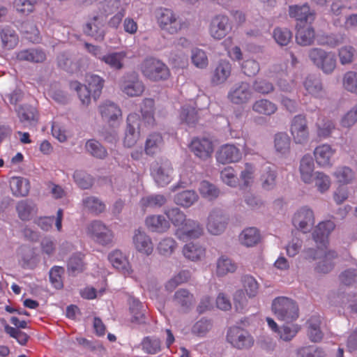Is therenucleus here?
Returning a JSON list of instances; mask_svg holds the SVG:
<instances>
[{
    "instance_id": "nucleus-22",
    "label": "nucleus",
    "mask_w": 357,
    "mask_h": 357,
    "mask_svg": "<svg viewBox=\"0 0 357 357\" xmlns=\"http://www.w3.org/2000/svg\"><path fill=\"white\" fill-rule=\"evenodd\" d=\"M335 152V149L328 144L317 146L314 150V156L318 166L324 168L331 167Z\"/></svg>"
},
{
    "instance_id": "nucleus-43",
    "label": "nucleus",
    "mask_w": 357,
    "mask_h": 357,
    "mask_svg": "<svg viewBox=\"0 0 357 357\" xmlns=\"http://www.w3.org/2000/svg\"><path fill=\"white\" fill-rule=\"evenodd\" d=\"M317 134L320 138H328L335 129L334 123L325 117H319L316 122Z\"/></svg>"
},
{
    "instance_id": "nucleus-41",
    "label": "nucleus",
    "mask_w": 357,
    "mask_h": 357,
    "mask_svg": "<svg viewBox=\"0 0 357 357\" xmlns=\"http://www.w3.org/2000/svg\"><path fill=\"white\" fill-rule=\"evenodd\" d=\"M261 187L265 190L273 189L276 185V172L271 166L265 167L261 175Z\"/></svg>"
},
{
    "instance_id": "nucleus-53",
    "label": "nucleus",
    "mask_w": 357,
    "mask_h": 357,
    "mask_svg": "<svg viewBox=\"0 0 357 357\" xmlns=\"http://www.w3.org/2000/svg\"><path fill=\"white\" fill-rule=\"evenodd\" d=\"M192 63L198 68L204 69L208 65V59L204 50L193 48L191 51Z\"/></svg>"
},
{
    "instance_id": "nucleus-31",
    "label": "nucleus",
    "mask_w": 357,
    "mask_h": 357,
    "mask_svg": "<svg viewBox=\"0 0 357 357\" xmlns=\"http://www.w3.org/2000/svg\"><path fill=\"white\" fill-rule=\"evenodd\" d=\"M321 317L319 315L312 316L307 321V336L313 342H320L323 339V332L320 328Z\"/></svg>"
},
{
    "instance_id": "nucleus-34",
    "label": "nucleus",
    "mask_w": 357,
    "mask_h": 357,
    "mask_svg": "<svg viewBox=\"0 0 357 357\" xmlns=\"http://www.w3.org/2000/svg\"><path fill=\"white\" fill-rule=\"evenodd\" d=\"M183 254L186 259L196 261L205 257L206 249L199 243H190L184 245Z\"/></svg>"
},
{
    "instance_id": "nucleus-23",
    "label": "nucleus",
    "mask_w": 357,
    "mask_h": 357,
    "mask_svg": "<svg viewBox=\"0 0 357 357\" xmlns=\"http://www.w3.org/2000/svg\"><path fill=\"white\" fill-rule=\"evenodd\" d=\"M105 23L104 17L94 16L86 23L84 31L96 40H102L105 35Z\"/></svg>"
},
{
    "instance_id": "nucleus-16",
    "label": "nucleus",
    "mask_w": 357,
    "mask_h": 357,
    "mask_svg": "<svg viewBox=\"0 0 357 357\" xmlns=\"http://www.w3.org/2000/svg\"><path fill=\"white\" fill-rule=\"evenodd\" d=\"M228 222V217L224 211L220 208L213 209L208 214L206 229L212 235H219L226 229Z\"/></svg>"
},
{
    "instance_id": "nucleus-52",
    "label": "nucleus",
    "mask_w": 357,
    "mask_h": 357,
    "mask_svg": "<svg viewBox=\"0 0 357 357\" xmlns=\"http://www.w3.org/2000/svg\"><path fill=\"white\" fill-rule=\"evenodd\" d=\"M313 181L317 190L321 193L327 192L331 188L330 176L322 172H315Z\"/></svg>"
},
{
    "instance_id": "nucleus-9",
    "label": "nucleus",
    "mask_w": 357,
    "mask_h": 357,
    "mask_svg": "<svg viewBox=\"0 0 357 357\" xmlns=\"http://www.w3.org/2000/svg\"><path fill=\"white\" fill-rule=\"evenodd\" d=\"M143 75L153 81L165 80L169 78L170 73L167 66L155 59H148L141 66Z\"/></svg>"
},
{
    "instance_id": "nucleus-42",
    "label": "nucleus",
    "mask_w": 357,
    "mask_h": 357,
    "mask_svg": "<svg viewBox=\"0 0 357 357\" xmlns=\"http://www.w3.org/2000/svg\"><path fill=\"white\" fill-rule=\"evenodd\" d=\"M277 109L276 105L267 99L257 100L252 105V110L254 112L266 116L273 114Z\"/></svg>"
},
{
    "instance_id": "nucleus-21",
    "label": "nucleus",
    "mask_w": 357,
    "mask_h": 357,
    "mask_svg": "<svg viewBox=\"0 0 357 357\" xmlns=\"http://www.w3.org/2000/svg\"><path fill=\"white\" fill-rule=\"evenodd\" d=\"M191 151L199 158L206 160L213 152V142L207 137L194 138L190 145Z\"/></svg>"
},
{
    "instance_id": "nucleus-55",
    "label": "nucleus",
    "mask_w": 357,
    "mask_h": 357,
    "mask_svg": "<svg viewBox=\"0 0 357 357\" xmlns=\"http://www.w3.org/2000/svg\"><path fill=\"white\" fill-rule=\"evenodd\" d=\"M85 148L88 153L98 158H105L107 155L106 149L95 139L88 140L86 142Z\"/></svg>"
},
{
    "instance_id": "nucleus-15",
    "label": "nucleus",
    "mask_w": 357,
    "mask_h": 357,
    "mask_svg": "<svg viewBox=\"0 0 357 357\" xmlns=\"http://www.w3.org/2000/svg\"><path fill=\"white\" fill-rule=\"evenodd\" d=\"M290 132L296 144H305L309 139V130L305 116L299 114L291 120Z\"/></svg>"
},
{
    "instance_id": "nucleus-14",
    "label": "nucleus",
    "mask_w": 357,
    "mask_h": 357,
    "mask_svg": "<svg viewBox=\"0 0 357 357\" xmlns=\"http://www.w3.org/2000/svg\"><path fill=\"white\" fill-rule=\"evenodd\" d=\"M231 29L228 17L219 14L211 20L208 33L213 39L220 40L230 32Z\"/></svg>"
},
{
    "instance_id": "nucleus-33",
    "label": "nucleus",
    "mask_w": 357,
    "mask_h": 357,
    "mask_svg": "<svg viewBox=\"0 0 357 357\" xmlns=\"http://www.w3.org/2000/svg\"><path fill=\"white\" fill-rule=\"evenodd\" d=\"M10 187L13 194L16 197H23L28 195L30 189V184L28 179L13 176L10 180Z\"/></svg>"
},
{
    "instance_id": "nucleus-26",
    "label": "nucleus",
    "mask_w": 357,
    "mask_h": 357,
    "mask_svg": "<svg viewBox=\"0 0 357 357\" xmlns=\"http://www.w3.org/2000/svg\"><path fill=\"white\" fill-rule=\"evenodd\" d=\"M107 259L114 268L125 275L130 274L131 268L128 257L120 250H114L109 252Z\"/></svg>"
},
{
    "instance_id": "nucleus-12",
    "label": "nucleus",
    "mask_w": 357,
    "mask_h": 357,
    "mask_svg": "<svg viewBox=\"0 0 357 357\" xmlns=\"http://www.w3.org/2000/svg\"><path fill=\"white\" fill-rule=\"evenodd\" d=\"M227 340L232 347L238 349L250 348L254 343L249 333L239 327H232L228 330Z\"/></svg>"
},
{
    "instance_id": "nucleus-30",
    "label": "nucleus",
    "mask_w": 357,
    "mask_h": 357,
    "mask_svg": "<svg viewBox=\"0 0 357 357\" xmlns=\"http://www.w3.org/2000/svg\"><path fill=\"white\" fill-rule=\"evenodd\" d=\"M291 139L286 132H278L274 137V149L277 154L282 157L289 155Z\"/></svg>"
},
{
    "instance_id": "nucleus-46",
    "label": "nucleus",
    "mask_w": 357,
    "mask_h": 357,
    "mask_svg": "<svg viewBox=\"0 0 357 357\" xmlns=\"http://www.w3.org/2000/svg\"><path fill=\"white\" fill-rule=\"evenodd\" d=\"M177 246V243L173 238L166 237L159 241L157 250L160 255L169 257L176 250Z\"/></svg>"
},
{
    "instance_id": "nucleus-38",
    "label": "nucleus",
    "mask_w": 357,
    "mask_h": 357,
    "mask_svg": "<svg viewBox=\"0 0 357 357\" xmlns=\"http://www.w3.org/2000/svg\"><path fill=\"white\" fill-rule=\"evenodd\" d=\"M146 225L150 230L156 232H164L169 228V222L160 215L147 217Z\"/></svg>"
},
{
    "instance_id": "nucleus-45",
    "label": "nucleus",
    "mask_w": 357,
    "mask_h": 357,
    "mask_svg": "<svg viewBox=\"0 0 357 357\" xmlns=\"http://www.w3.org/2000/svg\"><path fill=\"white\" fill-rule=\"evenodd\" d=\"M20 121L25 126L31 125L37 121V112L34 107L22 106L17 109Z\"/></svg>"
},
{
    "instance_id": "nucleus-24",
    "label": "nucleus",
    "mask_w": 357,
    "mask_h": 357,
    "mask_svg": "<svg viewBox=\"0 0 357 357\" xmlns=\"http://www.w3.org/2000/svg\"><path fill=\"white\" fill-rule=\"evenodd\" d=\"M132 243L135 248L141 254L149 256L153 251V244L151 238L140 229L135 230L132 237Z\"/></svg>"
},
{
    "instance_id": "nucleus-35",
    "label": "nucleus",
    "mask_w": 357,
    "mask_h": 357,
    "mask_svg": "<svg viewBox=\"0 0 357 357\" xmlns=\"http://www.w3.org/2000/svg\"><path fill=\"white\" fill-rule=\"evenodd\" d=\"M236 268V263L228 257L222 255L217 260L215 273L218 276L222 277L234 273Z\"/></svg>"
},
{
    "instance_id": "nucleus-36",
    "label": "nucleus",
    "mask_w": 357,
    "mask_h": 357,
    "mask_svg": "<svg viewBox=\"0 0 357 357\" xmlns=\"http://www.w3.org/2000/svg\"><path fill=\"white\" fill-rule=\"evenodd\" d=\"M16 210L19 218L22 220L31 219L37 212L36 204L29 200H23L18 202Z\"/></svg>"
},
{
    "instance_id": "nucleus-4",
    "label": "nucleus",
    "mask_w": 357,
    "mask_h": 357,
    "mask_svg": "<svg viewBox=\"0 0 357 357\" xmlns=\"http://www.w3.org/2000/svg\"><path fill=\"white\" fill-rule=\"evenodd\" d=\"M105 79L96 74H86L84 84L77 81L71 82L70 86L77 91L78 97L82 105L88 106L91 103V97L97 100L104 87Z\"/></svg>"
},
{
    "instance_id": "nucleus-5",
    "label": "nucleus",
    "mask_w": 357,
    "mask_h": 357,
    "mask_svg": "<svg viewBox=\"0 0 357 357\" xmlns=\"http://www.w3.org/2000/svg\"><path fill=\"white\" fill-rule=\"evenodd\" d=\"M272 311L278 319L287 323L296 321L299 317L296 303L287 297L280 296L272 302Z\"/></svg>"
},
{
    "instance_id": "nucleus-2",
    "label": "nucleus",
    "mask_w": 357,
    "mask_h": 357,
    "mask_svg": "<svg viewBox=\"0 0 357 357\" xmlns=\"http://www.w3.org/2000/svg\"><path fill=\"white\" fill-rule=\"evenodd\" d=\"M154 101L145 99L142 102L141 113L142 119L135 113L130 114L127 118V128L125 133L123 144L128 148L133 146L139 138L140 132L144 128L154 124L153 116Z\"/></svg>"
},
{
    "instance_id": "nucleus-13",
    "label": "nucleus",
    "mask_w": 357,
    "mask_h": 357,
    "mask_svg": "<svg viewBox=\"0 0 357 357\" xmlns=\"http://www.w3.org/2000/svg\"><path fill=\"white\" fill-rule=\"evenodd\" d=\"M89 233L91 238L98 244L109 245L114 241V233L100 221H93L89 227Z\"/></svg>"
},
{
    "instance_id": "nucleus-20",
    "label": "nucleus",
    "mask_w": 357,
    "mask_h": 357,
    "mask_svg": "<svg viewBox=\"0 0 357 357\" xmlns=\"http://www.w3.org/2000/svg\"><path fill=\"white\" fill-rule=\"evenodd\" d=\"M240 149L232 144L222 145L216 153V160L221 164L238 162L242 158Z\"/></svg>"
},
{
    "instance_id": "nucleus-57",
    "label": "nucleus",
    "mask_w": 357,
    "mask_h": 357,
    "mask_svg": "<svg viewBox=\"0 0 357 357\" xmlns=\"http://www.w3.org/2000/svg\"><path fill=\"white\" fill-rule=\"evenodd\" d=\"M337 181L342 185L350 183L354 178V173L347 167H340L333 173Z\"/></svg>"
},
{
    "instance_id": "nucleus-28",
    "label": "nucleus",
    "mask_w": 357,
    "mask_h": 357,
    "mask_svg": "<svg viewBox=\"0 0 357 357\" xmlns=\"http://www.w3.org/2000/svg\"><path fill=\"white\" fill-rule=\"evenodd\" d=\"M127 58L126 51L111 52L101 57V61L110 68L119 70L124 66V61Z\"/></svg>"
},
{
    "instance_id": "nucleus-8",
    "label": "nucleus",
    "mask_w": 357,
    "mask_h": 357,
    "mask_svg": "<svg viewBox=\"0 0 357 357\" xmlns=\"http://www.w3.org/2000/svg\"><path fill=\"white\" fill-rule=\"evenodd\" d=\"M310 61L326 74H331L336 67L335 55L320 48H312L308 52Z\"/></svg>"
},
{
    "instance_id": "nucleus-49",
    "label": "nucleus",
    "mask_w": 357,
    "mask_h": 357,
    "mask_svg": "<svg viewBox=\"0 0 357 357\" xmlns=\"http://www.w3.org/2000/svg\"><path fill=\"white\" fill-rule=\"evenodd\" d=\"M162 144V138L160 134H151L146 140L144 151L147 155H153L160 150Z\"/></svg>"
},
{
    "instance_id": "nucleus-3",
    "label": "nucleus",
    "mask_w": 357,
    "mask_h": 357,
    "mask_svg": "<svg viewBox=\"0 0 357 357\" xmlns=\"http://www.w3.org/2000/svg\"><path fill=\"white\" fill-rule=\"evenodd\" d=\"M98 112L102 120L112 128L110 132L102 133L105 140L109 143H116L119 139L118 129L122 121L121 108L111 100H105L98 105Z\"/></svg>"
},
{
    "instance_id": "nucleus-32",
    "label": "nucleus",
    "mask_w": 357,
    "mask_h": 357,
    "mask_svg": "<svg viewBox=\"0 0 357 357\" xmlns=\"http://www.w3.org/2000/svg\"><path fill=\"white\" fill-rule=\"evenodd\" d=\"M314 38V31L310 25L298 24L296 34V40L298 44L303 46L310 45L313 43Z\"/></svg>"
},
{
    "instance_id": "nucleus-62",
    "label": "nucleus",
    "mask_w": 357,
    "mask_h": 357,
    "mask_svg": "<svg viewBox=\"0 0 357 357\" xmlns=\"http://www.w3.org/2000/svg\"><path fill=\"white\" fill-rule=\"evenodd\" d=\"M175 301L183 307H188L194 303V296L188 290L181 289L174 295Z\"/></svg>"
},
{
    "instance_id": "nucleus-59",
    "label": "nucleus",
    "mask_w": 357,
    "mask_h": 357,
    "mask_svg": "<svg viewBox=\"0 0 357 357\" xmlns=\"http://www.w3.org/2000/svg\"><path fill=\"white\" fill-rule=\"evenodd\" d=\"M36 3V1L15 0L13 6L18 13L22 15H28L33 12Z\"/></svg>"
},
{
    "instance_id": "nucleus-11",
    "label": "nucleus",
    "mask_w": 357,
    "mask_h": 357,
    "mask_svg": "<svg viewBox=\"0 0 357 357\" xmlns=\"http://www.w3.org/2000/svg\"><path fill=\"white\" fill-rule=\"evenodd\" d=\"M151 174L158 186L164 187L173 179L174 169L169 161L161 160L152 163Z\"/></svg>"
},
{
    "instance_id": "nucleus-63",
    "label": "nucleus",
    "mask_w": 357,
    "mask_h": 357,
    "mask_svg": "<svg viewBox=\"0 0 357 357\" xmlns=\"http://www.w3.org/2000/svg\"><path fill=\"white\" fill-rule=\"evenodd\" d=\"M83 205L89 211L99 213L102 212L105 208V204L95 197H86L82 199Z\"/></svg>"
},
{
    "instance_id": "nucleus-60",
    "label": "nucleus",
    "mask_w": 357,
    "mask_h": 357,
    "mask_svg": "<svg viewBox=\"0 0 357 357\" xmlns=\"http://www.w3.org/2000/svg\"><path fill=\"white\" fill-rule=\"evenodd\" d=\"M166 215L172 223L177 228L182 227L188 220L185 215L178 208H172L165 212Z\"/></svg>"
},
{
    "instance_id": "nucleus-47",
    "label": "nucleus",
    "mask_w": 357,
    "mask_h": 357,
    "mask_svg": "<svg viewBox=\"0 0 357 357\" xmlns=\"http://www.w3.org/2000/svg\"><path fill=\"white\" fill-rule=\"evenodd\" d=\"M198 190L201 195L208 200L216 199L220 193V190L215 185L207 181L200 182Z\"/></svg>"
},
{
    "instance_id": "nucleus-17",
    "label": "nucleus",
    "mask_w": 357,
    "mask_h": 357,
    "mask_svg": "<svg viewBox=\"0 0 357 357\" xmlns=\"http://www.w3.org/2000/svg\"><path fill=\"white\" fill-rule=\"evenodd\" d=\"M119 86L121 91L130 97L139 96L144 91L143 82L134 74L124 75Z\"/></svg>"
},
{
    "instance_id": "nucleus-39",
    "label": "nucleus",
    "mask_w": 357,
    "mask_h": 357,
    "mask_svg": "<svg viewBox=\"0 0 357 357\" xmlns=\"http://www.w3.org/2000/svg\"><path fill=\"white\" fill-rule=\"evenodd\" d=\"M260 239L259 231L255 227L245 229L239 236L241 243L247 247L255 245L260 241Z\"/></svg>"
},
{
    "instance_id": "nucleus-1",
    "label": "nucleus",
    "mask_w": 357,
    "mask_h": 357,
    "mask_svg": "<svg viewBox=\"0 0 357 357\" xmlns=\"http://www.w3.org/2000/svg\"><path fill=\"white\" fill-rule=\"evenodd\" d=\"M335 223L331 220H326L319 222L313 231V238L317 245V250L314 254L310 252L311 249L307 251L306 257L313 259L321 257L316 270L318 273H327L334 266L333 259L337 257L335 251L327 250L328 237L331 232L335 229Z\"/></svg>"
},
{
    "instance_id": "nucleus-54",
    "label": "nucleus",
    "mask_w": 357,
    "mask_h": 357,
    "mask_svg": "<svg viewBox=\"0 0 357 357\" xmlns=\"http://www.w3.org/2000/svg\"><path fill=\"white\" fill-rule=\"evenodd\" d=\"M191 278V273L189 271L183 270L172 278L165 284L168 291H173L177 286L188 282Z\"/></svg>"
},
{
    "instance_id": "nucleus-10",
    "label": "nucleus",
    "mask_w": 357,
    "mask_h": 357,
    "mask_svg": "<svg viewBox=\"0 0 357 357\" xmlns=\"http://www.w3.org/2000/svg\"><path fill=\"white\" fill-rule=\"evenodd\" d=\"M291 222L296 229L303 233L310 232L315 222L313 210L307 206L300 207L294 213Z\"/></svg>"
},
{
    "instance_id": "nucleus-18",
    "label": "nucleus",
    "mask_w": 357,
    "mask_h": 357,
    "mask_svg": "<svg viewBox=\"0 0 357 357\" xmlns=\"http://www.w3.org/2000/svg\"><path fill=\"white\" fill-rule=\"evenodd\" d=\"M204 233V228L198 221L188 219L182 227L176 229L175 235L182 241H188L200 237Z\"/></svg>"
},
{
    "instance_id": "nucleus-25",
    "label": "nucleus",
    "mask_w": 357,
    "mask_h": 357,
    "mask_svg": "<svg viewBox=\"0 0 357 357\" xmlns=\"http://www.w3.org/2000/svg\"><path fill=\"white\" fill-rule=\"evenodd\" d=\"M231 65L229 61L222 59L218 62L211 75V82L220 85L227 82L231 74Z\"/></svg>"
},
{
    "instance_id": "nucleus-6",
    "label": "nucleus",
    "mask_w": 357,
    "mask_h": 357,
    "mask_svg": "<svg viewBox=\"0 0 357 357\" xmlns=\"http://www.w3.org/2000/svg\"><path fill=\"white\" fill-rule=\"evenodd\" d=\"M243 290L237 291L234 296V305L237 311L242 312L248 305V298H253L259 293V284L256 279L246 275L243 279Z\"/></svg>"
},
{
    "instance_id": "nucleus-58",
    "label": "nucleus",
    "mask_w": 357,
    "mask_h": 357,
    "mask_svg": "<svg viewBox=\"0 0 357 357\" xmlns=\"http://www.w3.org/2000/svg\"><path fill=\"white\" fill-rule=\"evenodd\" d=\"M222 181L229 187L235 188L238 184V178L234 169L231 167H225L220 172Z\"/></svg>"
},
{
    "instance_id": "nucleus-27",
    "label": "nucleus",
    "mask_w": 357,
    "mask_h": 357,
    "mask_svg": "<svg viewBox=\"0 0 357 357\" xmlns=\"http://www.w3.org/2000/svg\"><path fill=\"white\" fill-rule=\"evenodd\" d=\"M298 169L301 181L306 184H311L315 172L314 160L310 155H305L301 158Z\"/></svg>"
},
{
    "instance_id": "nucleus-44",
    "label": "nucleus",
    "mask_w": 357,
    "mask_h": 357,
    "mask_svg": "<svg viewBox=\"0 0 357 357\" xmlns=\"http://www.w3.org/2000/svg\"><path fill=\"white\" fill-rule=\"evenodd\" d=\"M198 199V195L194 190H184L178 193L174 197L176 204L188 208Z\"/></svg>"
},
{
    "instance_id": "nucleus-7",
    "label": "nucleus",
    "mask_w": 357,
    "mask_h": 357,
    "mask_svg": "<svg viewBox=\"0 0 357 357\" xmlns=\"http://www.w3.org/2000/svg\"><path fill=\"white\" fill-rule=\"evenodd\" d=\"M156 18L160 29L170 34H175L186 26L185 22L171 9L159 8Z\"/></svg>"
},
{
    "instance_id": "nucleus-40",
    "label": "nucleus",
    "mask_w": 357,
    "mask_h": 357,
    "mask_svg": "<svg viewBox=\"0 0 357 357\" xmlns=\"http://www.w3.org/2000/svg\"><path fill=\"white\" fill-rule=\"evenodd\" d=\"M16 58L19 61L30 62H42L45 59V53L37 49L21 50L17 53Z\"/></svg>"
},
{
    "instance_id": "nucleus-51",
    "label": "nucleus",
    "mask_w": 357,
    "mask_h": 357,
    "mask_svg": "<svg viewBox=\"0 0 357 357\" xmlns=\"http://www.w3.org/2000/svg\"><path fill=\"white\" fill-rule=\"evenodd\" d=\"M307 93L314 96L321 97L323 94V88L321 82L314 77H308L303 83Z\"/></svg>"
},
{
    "instance_id": "nucleus-48",
    "label": "nucleus",
    "mask_w": 357,
    "mask_h": 357,
    "mask_svg": "<svg viewBox=\"0 0 357 357\" xmlns=\"http://www.w3.org/2000/svg\"><path fill=\"white\" fill-rule=\"evenodd\" d=\"M3 47L8 50L13 49L18 43V36L15 31L9 28H5L0 32Z\"/></svg>"
},
{
    "instance_id": "nucleus-64",
    "label": "nucleus",
    "mask_w": 357,
    "mask_h": 357,
    "mask_svg": "<svg viewBox=\"0 0 357 357\" xmlns=\"http://www.w3.org/2000/svg\"><path fill=\"white\" fill-rule=\"evenodd\" d=\"M273 38L278 45L284 46L291 41L292 33L288 29L276 28L273 31Z\"/></svg>"
},
{
    "instance_id": "nucleus-50",
    "label": "nucleus",
    "mask_w": 357,
    "mask_h": 357,
    "mask_svg": "<svg viewBox=\"0 0 357 357\" xmlns=\"http://www.w3.org/2000/svg\"><path fill=\"white\" fill-rule=\"evenodd\" d=\"M166 202V198L161 195H152L142 197L139 206L142 210L162 206Z\"/></svg>"
},
{
    "instance_id": "nucleus-19",
    "label": "nucleus",
    "mask_w": 357,
    "mask_h": 357,
    "mask_svg": "<svg viewBox=\"0 0 357 357\" xmlns=\"http://www.w3.org/2000/svg\"><path fill=\"white\" fill-rule=\"evenodd\" d=\"M252 97V91L248 83L241 82L235 84L230 89L227 94L228 100L236 105L248 102Z\"/></svg>"
},
{
    "instance_id": "nucleus-29",
    "label": "nucleus",
    "mask_w": 357,
    "mask_h": 357,
    "mask_svg": "<svg viewBox=\"0 0 357 357\" xmlns=\"http://www.w3.org/2000/svg\"><path fill=\"white\" fill-rule=\"evenodd\" d=\"M289 15L299 21V24H301L304 22L312 23L314 20V12L310 11V8L307 4H304L301 6H290Z\"/></svg>"
},
{
    "instance_id": "nucleus-61",
    "label": "nucleus",
    "mask_w": 357,
    "mask_h": 357,
    "mask_svg": "<svg viewBox=\"0 0 357 357\" xmlns=\"http://www.w3.org/2000/svg\"><path fill=\"white\" fill-rule=\"evenodd\" d=\"M298 357H325V351L320 347L310 345L303 347L298 349Z\"/></svg>"
},
{
    "instance_id": "nucleus-56",
    "label": "nucleus",
    "mask_w": 357,
    "mask_h": 357,
    "mask_svg": "<svg viewBox=\"0 0 357 357\" xmlns=\"http://www.w3.org/2000/svg\"><path fill=\"white\" fill-rule=\"evenodd\" d=\"M300 330L301 327L298 324H284L280 327L278 335L281 340L289 342L296 335Z\"/></svg>"
},
{
    "instance_id": "nucleus-37",
    "label": "nucleus",
    "mask_w": 357,
    "mask_h": 357,
    "mask_svg": "<svg viewBox=\"0 0 357 357\" xmlns=\"http://www.w3.org/2000/svg\"><path fill=\"white\" fill-rule=\"evenodd\" d=\"M180 120L189 126H193L199 119L198 111L192 105H185L181 107Z\"/></svg>"
}]
</instances>
